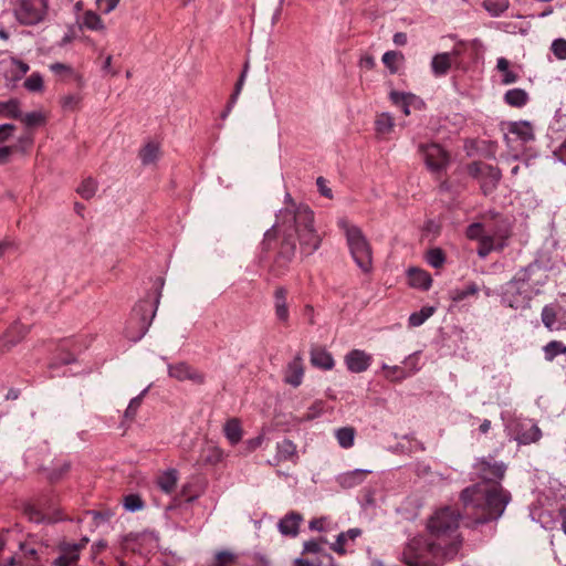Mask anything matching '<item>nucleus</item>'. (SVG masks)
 <instances>
[{
	"mask_svg": "<svg viewBox=\"0 0 566 566\" xmlns=\"http://www.w3.org/2000/svg\"><path fill=\"white\" fill-rule=\"evenodd\" d=\"M465 509L472 511L474 525L497 521L511 502V494L501 483H476L460 493Z\"/></svg>",
	"mask_w": 566,
	"mask_h": 566,
	"instance_id": "3",
	"label": "nucleus"
},
{
	"mask_svg": "<svg viewBox=\"0 0 566 566\" xmlns=\"http://www.w3.org/2000/svg\"><path fill=\"white\" fill-rule=\"evenodd\" d=\"M424 164L432 174H440L449 165L448 153L438 144L420 145Z\"/></svg>",
	"mask_w": 566,
	"mask_h": 566,
	"instance_id": "11",
	"label": "nucleus"
},
{
	"mask_svg": "<svg viewBox=\"0 0 566 566\" xmlns=\"http://www.w3.org/2000/svg\"><path fill=\"white\" fill-rule=\"evenodd\" d=\"M82 99L80 94H66L60 98V105L66 112H75L81 108Z\"/></svg>",
	"mask_w": 566,
	"mask_h": 566,
	"instance_id": "43",
	"label": "nucleus"
},
{
	"mask_svg": "<svg viewBox=\"0 0 566 566\" xmlns=\"http://www.w3.org/2000/svg\"><path fill=\"white\" fill-rule=\"evenodd\" d=\"M495 69L502 75L501 83L503 85L514 84L520 78L518 74L513 70L511 62L503 56L496 60Z\"/></svg>",
	"mask_w": 566,
	"mask_h": 566,
	"instance_id": "29",
	"label": "nucleus"
},
{
	"mask_svg": "<svg viewBox=\"0 0 566 566\" xmlns=\"http://www.w3.org/2000/svg\"><path fill=\"white\" fill-rule=\"evenodd\" d=\"M337 443L343 449H349L355 443L356 430L353 427H342L335 430Z\"/></svg>",
	"mask_w": 566,
	"mask_h": 566,
	"instance_id": "32",
	"label": "nucleus"
},
{
	"mask_svg": "<svg viewBox=\"0 0 566 566\" xmlns=\"http://www.w3.org/2000/svg\"><path fill=\"white\" fill-rule=\"evenodd\" d=\"M381 370L384 371V377L391 382H400L411 376V373H407L405 368L397 365L382 364Z\"/></svg>",
	"mask_w": 566,
	"mask_h": 566,
	"instance_id": "34",
	"label": "nucleus"
},
{
	"mask_svg": "<svg viewBox=\"0 0 566 566\" xmlns=\"http://www.w3.org/2000/svg\"><path fill=\"white\" fill-rule=\"evenodd\" d=\"M381 61L391 74H396L403 64L405 56L398 51H387L384 53Z\"/></svg>",
	"mask_w": 566,
	"mask_h": 566,
	"instance_id": "33",
	"label": "nucleus"
},
{
	"mask_svg": "<svg viewBox=\"0 0 566 566\" xmlns=\"http://www.w3.org/2000/svg\"><path fill=\"white\" fill-rule=\"evenodd\" d=\"M57 557L53 560V566H77L81 553L78 546L72 543L62 542L57 545Z\"/></svg>",
	"mask_w": 566,
	"mask_h": 566,
	"instance_id": "14",
	"label": "nucleus"
},
{
	"mask_svg": "<svg viewBox=\"0 0 566 566\" xmlns=\"http://www.w3.org/2000/svg\"><path fill=\"white\" fill-rule=\"evenodd\" d=\"M265 432L261 431L256 437L248 439L245 441V448L249 452L255 451L258 448H260L264 441H265Z\"/></svg>",
	"mask_w": 566,
	"mask_h": 566,
	"instance_id": "55",
	"label": "nucleus"
},
{
	"mask_svg": "<svg viewBox=\"0 0 566 566\" xmlns=\"http://www.w3.org/2000/svg\"><path fill=\"white\" fill-rule=\"evenodd\" d=\"M468 174L479 181L481 190L485 196L496 189L502 178L501 170L497 167L481 161L470 164L468 166Z\"/></svg>",
	"mask_w": 566,
	"mask_h": 566,
	"instance_id": "8",
	"label": "nucleus"
},
{
	"mask_svg": "<svg viewBox=\"0 0 566 566\" xmlns=\"http://www.w3.org/2000/svg\"><path fill=\"white\" fill-rule=\"evenodd\" d=\"M302 517L300 514L290 513L285 515L283 518L280 520L277 525L280 533L285 536H296L298 533Z\"/></svg>",
	"mask_w": 566,
	"mask_h": 566,
	"instance_id": "28",
	"label": "nucleus"
},
{
	"mask_svg": "<svg viewBox=\"0 0 566 566\" xmlns=\"http://www.w3.org/2000/svg\"><path fill=\"white\" fill-rule=\"evenodd\" d=\"M120 0H95L96 9L102 14H109L119 4Z\"/></svg>",
	"mask_w": 566,
	"mask_h": 566,
	"instance_id": "54",
	"label": "nucleus"
},
{
	"mask_svg": "<svg viewBox=\"0 0 566 566\" xmlns=\"http://www.w3.org/2000/svg\"><path fill=\"white\" fill-rule=\"evenodd\" d=\"M235 556L231 552L223 551L216 555L214 562L211 566H231L234 563Z\"/></svg>",
	"mask_w": 566,
	"mask_h": 566,
	"instance_id": "53",
	"label": "nucleus"
},
{
	"mask_svg": "<svg viewBox=\"0 0 566 566\" xmlns=\"http://www.w3.org/2000/svg\"><path fill=\"white\" fill-rule=\"evenodd\" d=\"M101 14L102 13L94 10L84 11L80 20V28L93 32L106 33L107 28Z\"/></svg>",
	"mask_w": 566,
	"mask_h": 566,
	"instance_id": "18",
	"label": "nucleus"
},
{
	"mask_svg": "<svg viewBox=\"0 0 566 566\" xmlns=\"http://www.w3.org/2000/svg\"><path fill=\"white\" fill-rule=\"evenodd\" d=\"M461 514L449 506L437 510L427 522V530L433 539L427 544L426 555L409 559L403 554L408 566L439 565L454 559L463 544L461 535L457 532Z\"/></svg>",
	"mask_w": 566,
	"mask_h": 566,
	"instance_id": "1",
	"label": "nucleus"
},
{
	"mask_svg": "<svg viewBox=\"0 0 566 566\" xmlns=\"http://www.w3.org/2000/svg\"><path fill=\"white\" fill-rule=\"evenodd\" d=\"M311 364L323 370H332L335 366L333 355L324 347H316L311 350Z\"/></svg>",
	"mask_w": 566,
	"mask_h": 566,
	"instance_id": "21",
	"label": "nucleus"
},
{
	"mask_svg": "<svg viewBox=\"0 0 566 566\" xmlns=\"http://www.w3.org/2000/svg\"><path fill=\"white\" fill-rule=\"evenodd\" d=\"M284 208L276 214L273 230L284 237V244L289 245V252L294 254L295 245L290 239L295 234L301 252L311 255L317 251L322 243V237L314 228V212L306 205H296L287 192L284 197Z\"/></svg>",
	"mask_w": 566,
	"mask_h": 566,
	"instance_id": "2",
	"label": "nucleus"
},
{
	"mask_svg": "<svg viewBox=\"0 0 566 566\" xmlns=\"http://www.w3.org/2000/svg\"><path fill=\"white\" fill-rule=\"evenodd\" d=\"M408 275V282L411 287L419 289L422 291H427L432 285V277L431 275L419 268H410L407 271Z\"/></svg>",
	"mask_w": 566,
	"mask_h": 566,
	"instance_id": "20",
	"label": "nucleus"
},
{
	"mask_svg": "<svg viewBox=\"0 0 566 566\" xmlns=\"http://www.w3.org/2000/svg\"><path fill=\"white\" fill-rule=\"evenodd\" d=\"M515 277L532 298L542 292L543 286L548 280L546 270L538 263H531L516 272Z\"/></svg>",
	"mask_w": 566,
	"mask_h": 566,
	"instance_id": "7",
	"label": "nucleus"
},
{
	"mask_svg": "<svg viewBox=\"0 0 566 566\" xmlns=\"http://www.w3.org/2000/svg\"><path fill=\"white\" fill-rule=\"evenodd\" d=\"M76 191L83 199H91L97 191V181L88 177L81 182Z\"/></svg>",
	"mask_w": 566,
	"mask_h": 566,
	"instance_id": "44",
	"label": "nucleus"
},
{
	"mask_svg": "<svg viewBox=\"0 0 566 566\" xmlns=\"http://www.w3.org/2000/svg\"><path fill=\"white\" fill-rule=\"evenodd\" d=\"M23 86L30 93H42L44 91V80L42 74L33 72L25 78Z\"/></svg>",
	"mask_w": 566,
	"mask_h": 566,
	"instance_id": "42",
	"label": "nucleus"
},
{
	"mask_svg": "<svg viewBox=\"0 0 566 566\" xmlns=\"http://www.w3.org/2000/svg\"><path fill=\"white\" fill-rule=\"evenodd\" d=\"M148 391V387L145 388L138 396L134 397L133 399H130L129 403H128V407L126 408L125 410V417L126 418H133L135 417L138 408L140 407L142 405V401H143V398L145 397V395L147 394Z\"/></svg>",
	"mask_w": 566,
	"mask_h": 566,
	"instance_id": "51",
	"label": "nucleus"
},
{
	"mask_svg": "<svg viewBox=\"0 0 566 566\" xmlns=\"http://www.w3.org/2000/svg\"><path fill=\"white\" fill-rule=\"evenodd\" d=\"M203 461L206 463H210V464H217L219 462H221L224 458V452L223 450L218 447V446H209L205 451H203Z\"/></svg>",
	"mask_w": 566,
	"mask_h": 566,
	"instance_id": "46",
	"label": "nucleus"
},
{
	"mask_svg": "<svg viewBox=\"0 0 566 566\" xmlns=\"http://www.w3.org/2000/svg\"><path fill=\"white\" fill-rule=\"evenodd\" d=\"M373 361V356L363 349H352L345 357L344 363L348 371L354 374H361L366 371Z\"/></svg>",
	"mask_w": 566,
	"mask_h": 566,
	"instance_id": "13",
	"label": "nucleus"
},
{
	"mask_svg": "<svg viewBox=\"0 0 566 566\" xmlns=\"http://www.w3.org/2000/svg\"><path fill=\"white\" fill-rule=\"evenodd\" d=\"M391 102L401 107V111L406 116L410 114V107L420 104L421 101L418 96L412 93H402L392 91L389 95Z\"/></svg>",
	"mask_w": 566,
	"mask_h": 566,
	"instance_id": "25",
	"label": "nucleus"
},
{
	"mask_svg": "<svg viewBox=\"0 0 566 566\" xmlns=\"http://www.w3.org/2000/svg\"><path fill=\"white\" fill-rule=\"evenodd\" d=\"M316 185H317L318 191L321 192L322 196H324L326 198L333 197L332 190H331V188L327 187L326 180L323 177H318L316 179Z\"/></svg>",
	"mask_w": 566,
	"mask_h": 566,
	"instance_id": "59",
	"label": "nucleus"
},
{
	"mask_svg": "<svg viewBox=\"0 0 566 566\" xmlns=\"http://www.w3.org/2000/svg\"><path fill=\"white\" fill-rule=\"evenodd\" d=\"M304 378V361L301 354L294 356V358L287 364L284 371V381L292 387H298Z\"/></svg>",
	"mask_w": 566,
	"mask_h": 566,
	"instance_id": "16",
	"label": "nucleus"
},
{
	"mask_svg": "<svg viewBox=\"0 0 566 566\" xmlns=\"http://www.w3.org/2000/svg\"><path fill=\"white\" fill-rule=\"evenodd\" d=\"M485 228L482 223H472L467 228L465 234L468 239L475 240L479 242V247H481V242L483 238H485Z\"/></svg>",
	"mask_w": 566,
	"mask_h": 566,
	"instance_id": "49",
	"label": "nucleus"
},
{
	"mask_svg": "<svg viewBox=\"0 0 566 566\" xmlns=\"http://www.w3.org/2000/svg\"><path fill=\"white\" fill-rule=\"evenodd\" d=\"M395 127L394 117L389 113H382L377 116L375 122L376 132L379 135H388Z\"/></svg>",
	"mask_w": 566,
	"mask_h": 566,
	"instance_id": "39",
	"label": "nucleus"
},
{
	"mask_svg": "<svg viewBox=\"0 0 566 566\" xmlns=\"http://www.w3.org/2000/svg\"><path fill=\"white\" fill-rule=\"evenodd\" d=\"M403 364L408 368V369H406L407 373H411V375L417 373L420 369L419 353H413V354L409 355L408 357H406V359L403 360Z\"/></svg>",
	"mask_w": 566,
	"mask_h": 566,
	"instance_id": "56",
	"label": "nucleus"
},
{
	"mask_svg": "<svg viewBox=\"0 0 566 566\" xmlns=\"http://www.w3.org/2000/svg\"><path fill=\"white\" fill-rule=\"evenodd\" d=\"M509 132L523 143L532 142L535 138L533 127L526 120L511 122L509 124Z\"/></svg>",
	"mask_w": 566,
	"mask_h": 566,
	"instance_id": "26",
	"label": "nucleus"
},
{
	"mask_svg": "<svg viewBox=\"0 0 566 566\" xmlns=\"http://www.w3.org/2000/svg\"><path fill=\"white\" fill-rule=\"evenodd\" d=\"M11 154H12V147H9V146L0 147V164L7 163Z\"/></svg>",
	"mask_w": 566,
	"mask_h": 566,
	"instance_id": "64",
	"label": "nucleus"
},
{
	"mask_svg": "<svg viewBox=\"0 0 566 566\" xmlns=\"http://www.w3.org/2000/svg\"><path fill=\"white\" fill-rule=\"evenodd\" d=\"M223 434L231 446H237L243 437L242 423L239 418H230L223 424Z\"/></svg>",
	"mask_w": 566,
	"mask_h": 566,
	"instance_id": "24",
	"label": "nucleus"
},
{
	"mask_svg": "<svg viewBox=\"0 0 566 566\" xmlns=\"http://www.w3.org/2000/svg\"><path fill=\"white\" fill-rule=\"evenodd\" d=\"M474 469L480 483H501L506 472V464L502 461H495L493 458H480L474 463Z\"/></svg>",
	"mask_w": 566,
	"mask_h": 566,
	"instance_id": "10",
	"label": "nucleus"
},
{
	"mask_svg": "<svg viewBox=\"0 0 566 566\" xmlns=\"http://www.w3.org/2000/svg\"><path fill=\"white\" fill-rule=\"evenodd\" d=\"M459 53H438L431 60V71L436 76H442L448 73L452 64V56H458Z\"/></svg>",
	"mask_w": 566,
	"mask_h": 566,
	"instance_id": "23",
	"label": "nucleus"
},
{
	"mask_svg": "<svg viewBox=\"0 0 566 566\" xmlns=\"http://www.w3.org/2000/svg\"><path fill=\"white\" fill-rule=\"evenodd\" d=\"M168 375L179 381L191 380L196 384H202L205 377L199 371L192 369L186 363H178L176 365L168 366Z\"/></svg>",
	"mask_w": 566,
	"mask_h": 566,
	"instance_id": "15",
	"label": "nucleus"
},
{
	"mask_svg": "<svg viewBox=\"0 0 566 566\" xmlns=\"http://www.w3.org/2000/svg\"><path fill=\"white\" fill-rule=\"evenodd\" d=\"M434 312L436 308L433 306H424L420 311L411 313L408 318L409 327L421 326Z\"/></svg>",
	"mask_w": 566,
	"mask_h": 566,
	"instance_id": "37",
	"label": "nucleus"
},
{
	"mask_svg": "<svg viewBox=\"0 0 566 566\" xmlns=\"http://www.w3.org/2000/svg\"><path fill=\"white\" fill-rule=\"evenodd\" d=\"M178 482V471L176 469H167L157 478L158 488L169 494L175 491Z\"/></svg>",
	"mask_w": 566,
	"mask_h": 566,
	"instance_id": "30",
	"label": "nucleus"
},
{
	"mask_svg": "<svg viewBox=\"0 0 566 566\" xmlns=\"http://www.w3.org/2000/svg\"><path fill=\"white\" fill-rule=\"evenodd\" d=\"M160 148L158 144L148 143L139 153L143 165H150L156 163L159 158Z\"/></svg>",
	"mask_w": 566,
	"mask_h": 566,
	"instance_id": "40",
	"label": "nucleus"
},
{
	"mask_svg": "<svg viewBox=\"0 0 566 566\" xmlns=\"http://www.w3.org/2000/svg\"><path fill=\"white\" fill-rule=\"evenodd\" d=\"M360 535L361 530L357 527L350 528L346 532H342L337 536L335 543L332 544V549L339 555H344L347 552L348 543L354 542Z\"/></svg>",
	"mask_w": 566,
	"mask_h": 566,
	"instance_id": "27",
	"label": "nucleus"
},
{
	"mask_svg": "<svg viewBox=\"0 0 566 566\" xmlns=\"http://www.w3.org/2000/svg\"><path fill=\"white\" fill-rule=\"evenodd\" d=\"M511 237V226L505 221L497 223L494 228L486 230L485 238L476 250L478 255L485 259L493 251H502L509 245Z\"/></svg>",
	"mask_w": 566,
	"mask_h": 566,
	"instance_id": "6",
	"label": "nucleus"
},
{
	"mask_svg": "<svg viewBox=\"0 0 566 566\" xmlns=\"http://www.w3.org/2000/svg\"><path fill=\"white\" fill-rule=\"evenodd\" d=\"M482 7L491 17H500L510 7V0H484Z\"/></svg>",
	"mask_w": 566,
	"mask_h": 566,
	"instance_id": "41",
	"label": "nucleus"
},
{
	"mask_svg": "<svg viewBox=\"0 0 566 566\" xmlns=\"http://www.w3.org/2000/svg\"><path fill=\"white\" fill-rule=\"evenodd\" d=\"M376 65L374 56L370 54H365L359 60V66L366 70H371Z\"/></svg>",
	"mask_w": 566,
	"mask_h": 566,
	"instance_id": "62",
	"label": "nucleus"
},
{
	"mask_svg": "<svg viewBox=\"0 0 566 566\" xmlns=\"http://www.w3.org/2000/svg\"><path fill=\"white\" fill-rule=\"evenodd\" d=\"M15 126L13 124L0 125V144L7 142L13 134Z\"/></svg>",
	"mask_w": 566,
	"mask_h": 566,
	"instance_id": "58",
	"label": "nucleus"
},
{
	"mask_svg": "<svg viewBox=\"0 0 566 566\" xmlns=\"http://www.w3.org/2000/svg\"><path fill=\"white\" fill-rule=\"evenodd\" d=\"M11 64L14 66L15 72H17V74L14 75L15 80L21 78L30 70L29 64L23 62V61H21V60H19V59H12L11 60Z\"/></svg>",
	"mask_w": 566,
	"mask_h": 566,
	"instance_id": "57",
	"label": "nucleus"
},
{
	"mask_svg": "<svg viewBox=\"0 0 566 566\" xmlns=\"http://www.w3.org/2000/svg\"><path fill=\"white\" fill-rule=\"evenodd\" d=\"M542 437V431L537 424H532L527 431L518 434L517 441L521 444H530L537 442Z\"/></svg>",
	"mask_w": 566,
	"mask_h": 566,
	"instance_id": "45",
	"label": "nucleus"
},
{
	"mask_svg": "<svg viewBox=\"0 0 566 566\" xmlns=\"http://www.w3.org/2000/svg\"><path fill=\"white\" fill-rule=\"evenodd\" d=\"M426 261L434 269L441 268L446 262L444 253L441 249L434 248L427 252Z\"/></svg>",
	"mask_w": 566,
	"mask_h": 566,
	"instance_id": "47",
	"label": "nucleus"
},
{
	"mask_svg": "<svg viewBox=\"0 0 566 566\" xmlns=\"http://www.w3.org/2000/svg\"><path fill=\"white\" fill-rule=\"evenodd\" d=\"M326 517H319L310 522V528L313 531L324 532L326 530Z\"/></svg>",
	"mask_w": 566,
	"mask_h": 566,
	"instance_id": "61",
	"label": "nucleus"
},
{
	"mask_svg": "<svg viewBox=\"0 0 566 566\" xmlns=\"http://www.w3.org/2000/svg\"><path fill=\"white\" fill-rule=\"evenodd\" d=\"M392 42L398 46H403L407 43V34L405 32L395 33Z\"/></svg>",
	"mask_w": 566,
	"mask_h": 566,
	"instance_id": "63",
	"label": "nucleus"
},
{
	"mask_svg": "<svg viewBox=\"0 0 566 566\" xmlns=\"http://www.w3.org/2000/svg\"><path fill=\"white\" fill-rule=\"evenodd\" d=\"M20 119L28 127L41 126V125H44L46 122L44 114L40 111L30 112V113L25 114L24 116H21Z\"/></svg>",
	"mask_w": 566,
	"mask_h": 566,
	"instance_id": "48",
	"label": "nucleus"
},
{
	"mask_svg": "<svg viewBox=\"0 0 566 566\" xmlns=\"http://www.w3.org/2000/svg\"><path fill=\"white\" fill-rule=\"evenodd\" d=\"M541 319L549 332L566 331V307L558 303L547 304L542 310Z\"/></svg>",
	"mask_w": 566,
	"mask_h": 566,
	"instance_id": "12",
	"label": "nucleus"
},
{
	"mask_svg": "<svg viewBox=\"0 0 566 566\" xmlns=\"http://www.w3.org/2000/svg\"><path fill=\"white\" fill-rule=\"evenodd\" d=\"M544 357L553 361L557 356L566 354V345L559 340H551L543 347Z\"/></svg>",
	"mask_w": 566,
	"mask_h": 566,
	"instance_id": "38",
	"label": "nucleus"
},
{
	"mask_svg": "<svg viewBox=\"0 0 566 566\" xmlns=\"http://www.w3.org/2000/svg\"><path fill=\"white\" fill-rule=\"evenodd\" d=\"M322 549L321 544L317 541L311 539L304 543L303 552L317 554Z\"/></svg>",
	"mask_w": 566,
	"mask_h": 566,
	"instance_id": "60",
	"label": "nucleus"
},
{
	"mask_svg": "<svg viewBox=\"0 0 566 566\" xmlns=\"http://www.w3.org/2000/svg\"><path fill=\"white\" fill-rule=\"evenodd\" d=\"M551 51L557 60H566V39H555L551 44Z\"/></svg>",
	"mask_w": 566,
	"mask_h": 566,
	"instance_id": "50",
	"label": "nucleus"
},
{
	"mask_svg": "<svg viewBox=\"0 0 566 566\" xmlns=\"http://www.w3.org/2000/svg\"><path fill=\"white\" fill-rule=\"evenodd\" d=\"M276 453L274 460L276 463L291 461L296 463L298 460L297 447L290 439H283L276 443Z\"/></svg>",
	"mask_w": 566,
	"mask_h": 566,
	"instance_id": "19",
	"label": "nucleus"
},
{
	"mask_svg": "<svg viewBox=\"0 0 566 566\" xmlns=\"http://www.w3.org/2000/svg\"><path fill=\"white\" fill-rule=\"evenodd\" d=\"M0 116L6 118L19 119L22 116L20 102L11 98L6 102H0Z\"/></svg>",
	"mask_w": 566,
	"mask_h": 566,
	"instance_id": "36",
	"label": "nucleus"
},
{
	"mask_svg": "<svg viewBox=\"0 0 566 566\" xmlns=\"http://www.w3.org/2000/svg\"><path fill=\"white\" fill-rule=\"evenodd\" d=\"M50 9V0H17L13 17L20 25L35 27L48 21Z\"/></svg>",
	"mask_w": 566,
	"mask_h": 566,
	"instance_id": "5",
	"label": "nucleus"
},
{
	"mask_svg": "<svg viewBox=\"0 0 566 566\" xmlns=\"http://www.w3.org/2000/svg\"><path fill=\"white\" fill-rule=\"evenodd\" d=\"M370 472V470L355 469L339 474L336 480L342 488L352 489L363 483L365 476Z\"/></svg>",
	"mask_w": 566,
	"mask_h": 566,
	"instance_id": "22",
	"label": "nucleus"
},
{
	"mask_svg": "<svg viewBox=\"0 0 566 566\" xmlns=\"http://www.w3.org/2000/svg\"><path fill=\"white\" fill-rule=\"evenodd\" d=\"M523 286L520 285L515 275L502 286L501 302L514 310H524L530 306L532 297Z\"/></svg>",
	"mask_w": 566,
	"mask_h": 566,
	"instance_id": "9",
	"label": "nucleus"
},
{
	"mask_svg": "<svg viewBox=\"0 0 566 566\" xmlns=\"http://www.w3.org/2000/svg\"><path fill=\"white\" fill-rule=\"evenodd\" d=\"M50 71L56 76L61 77H72L76 82L81 83L83 81V76L77 73L71 65L64 64L61 62H55L49 65Z\"/></svg>",
	"mask_w": 566,
	"mask_h": 566,
	"instance_id": "35",
	"label": "nucleus"
},
{
	"mask_svg": "<svg viewBox=\"0 0 566 566\" xmlns=\"http://www.w3.org/2000/svg\"><path fill=\"white\" fill-rule=\"evenodd\" d=\"M339 229L343 231L349 253L356 265L364 273H370L373 270V248L367 237L355 223L346 218L337 221Z\"/></svg>",
	"mask_w": 566,
	"mask_h": 566,
	"instance_id": "4",
	"label": "nucleus"
},
{
	"mask_svg": "<svg viewBox=\"0 0 566 566\" xmlns=\"http://www.w3.org/2000/svg\"><path fill=\"white\" fill-rule=\"evenodd\" d=\"M124 507L128 512H136L144 507V501L138 494H129L124 499Z\"/></svg>",
	"mask_w": 566,
	"mask_h": 566,
	"instance_id": "52",
	"label": "nucleus"
},
{
	"mask_svg": "<svg viewBox=\"0 0 566 566\" xmlns=\"http://www.w3.org/2000/svg\"><path fill=\"white\" fill-rule=\"evenodd\" d=\"M274 312L279 322L287 324L290 319V311L287 304V291L283 286H279L274 291Z\"/></svg>",
	"mask_w": 566,
	"mask_h": 566,
	"instance_id": "17",
	"label": "nucleus"
},
{
	"mask_svg": "<svg viewBox=\"0 0 566 566\" xmlns=\"http://www.w3.org/2000/svg\"><path fill=\"white\" fill-rule=\"evenodd\" d=\"M504 102L512 107H523L528 102V94L523 88H512L504 94Z\"/></svg>",
	"mask_w": 566,
	"mask_h": 566,
	"instance_id": "31",
	"label": "nucleus"
}]
</instances>
